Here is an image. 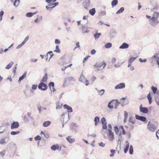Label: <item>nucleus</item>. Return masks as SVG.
Masks as SVG:
<instances>
[{"instance_id": "obj_1", "label": "nucleus", "mask_w": 159, "mask_h": 159, "mask_svg": "<svg viewBox=\"0 0 159 159\" xmlns=\"http://www.w3.org/2000/svg\"><path fill=\"white\" fill-rule=\"evenodd\" d=\"M106 66V64L104 62H101L99 63H97L94 65L95 68H97L98 70L103 69Z\"/></svg>"}, {"instance_id": "obj_2", "label": "nucleus", "mask_w": 159, "mask_h": 159, "mask_svg": "<svg viewBox=\"0 0 159 159\" xmlns=\"http://www.w3.org/2000/svg\"><path fill=\"white\" fill-rule=\"evenodd\" d=\"M158 22L157 19L154 17L151 18L149 20L150 24L154 27H155Z\"/></svg>"}, {"instance_id": "obj_3", "label": "nucleus", "mask_w": 159, "mask_h": 159, "mask_svg": "<svg viewBox=\"0 0 159 159\" xmlns=\"http://www.w3.org/2000/svg\"><path fill=\"white\" fill-rule=\"evenodd\" d=\"M79 80L81 82L84 83H85V82H86L85 84L86 86H88L89 84V81L87 79L85 78V76L82 73L80 75V76L79 78Z\"/></svg>"}, {"instance_id": "obj_4", "label": "nucleus", "mask_w": 159, "mask_h": 159, "mask_svg": "<svg viewBox=\"0 0 159 159\" xmlns=\"http://www.w3.org/2000/svg\"><path fill=\"white\" fill-rule=\"evenodd\" d=\"M38 88L43 91H45L48 89L47 85L42 82H41L38 85Z\"/></svg>"}, {"instance_id": "obj_5", "label": "nucleus", "mask_w": 159, "mask_h": 159, "mask_svg": "<svg viewBox=\"0 0 159 159\" xmlns=\"http://www.w3.org/2000/svg\"><path fill=\"white\" fill-rule=\"evenodd\" d=\"M62 118L63 119L64 123L66 124L69 119V114L68 113H66L62 114L61 116Z\"/></svg>"}, {"instance_id": "obj_6", "label": "nucleus", "mask_w": 159, "mask_h": 159, "mask_svg": "<svg viewBox=\"0 0 159 159\" xmlns=\"http://www.w3.org/2000/svg\"><path fill=\"white\" fill-rule=\"evenodd\" d=\"M108 131L109 133L108 135L109 140L111 141H112L114 139L113 133L110 129H108Z\"/></svg>"}, {"instance_id": "obj_7", "label": "nucleus", "mask_w": 159, "mask_h": 159, "mask_svg": "<svg viewBox=\"0 0 159 159\" xmlns=\"http://www.w3.org/2000/svg\"><path fill=\"white\" fill-rule=\"evenodd\" d=\"M101 122L102 124V127L104 129H107V123L106 122V119L104 117H103L101 120Z\"/></svg>"}, {"instance_id": "obj_8", "label": "nucleus", "mask_w": 159, "mask_h": 159, "mask_svg": "<svg viewBox=\"0 0 159 159\" xmlns=\"http://www.w3.org/2000/svg\"><path fill=\"white\" fill-rule=\"evenodd\" d=\"M151 59H154L156 61L158 65H159V54L158 53H155L152 57H151Z\"/></svg>"}, {"instance_id": "obj_9", "label": "nucleus", "mask_w": 159, "mask_h": 159, "mask_svg": "<svg viewBox=\"0 0 159 159\" xmlns=\"http://www.w3.org/2000/svg\"><path fill=\"white\" fill-rule=\"evenodd\" d=\"M117 34V32L116 30L111 31L109 33L108 37L110 39H112L115 37Z\"/></svg>"}, {"instance_id": "obj_10", "label": "nucleus", "mask_w": 159, "mask_h": 159, "mask_svg": "<svg viewBox=\"0 0 159 159\" xmlns=\"http://www.w3.org/2000/svg\"><path fill=\"white\" fill-rule=\"evenodd\" d=\"M90 2L89 0H85L82 2V5L85 9H87L88 7L90 6Z\"/></svg>"}, {"instance_id": "obj_11", "label": "nucleus", "mask_w": 159, "mask_h": 159, "mask_svg": "<svg viewBox=\"0 0 159 159\" xmlns=\"http://www.w3.org/2000/svg\"><path fill=\"white\" fill-rule=\"evenodd\" d=\"M125 87V84L124 83H121L116 85L115 87V89H120L124 88Z\"/></svg>"}, {"instance_id": "obj_12", "label": "nucleus", "mask_w": 159, "mask_h": 159, "mask_svg": "<svg viewBox=\"0 0 159 159\" xmlns=\"http://www.w3.org/2000/svg\"><path fill=\"white\" fill-rule=\"evenodd\" d=\"M139 110L141 112L143 113H147L148 111V108L146 107H142V105L140 106Z\"/></svg>"}, {"instance_id": "obj_13", "label": "nucleus", "mask_w": 159, "mask_h": 159, "mask_svg": "<svg viewBox=\"0 0 159 159\" xmlns=\"http://www.w3.org/2000/svg\"><path fill=\"white\" fill-rule=\"evenodd\" d=\"M78 127L77 124L75 123H72L70 125V129L75 132L77 131L76 127Z\"/></svg>"}, {"instance_id": "obj_14", "label": "nucleus", "mask_w": 159, "mask_h": 159, "mask_svg": "<svg viewBox=\"0 0 159 159\" xmlns=\"http://www.w3.org/2000/svg\"><path fill=\"white\" fill-rule=\"evenodd\" d=\"M135 117L136 119L143 121H145L146 120V118L143 116H139L137 115H136Z\"/></svg>"}, {"instance_id": "obj_15", "label": "nucleus", "mask_w": 159, "mask_h": 159, "mask_svg": "<svg viewBox=\"0 0 159 159\" xmlns=\"http://www.w3.org/2000/svg\"><path fill=\"white\" fill-rule=\"evenodd\" d=\"M32 118L30 116V114L29 113H28L27 115L24 116V120L25 122H27L30 121V119Z\"/></svg>"}, {"instance_id": "obj_16", "label": "nucleus", "mask_w": 159, "mask_h": 159, "mask_svg": "<svg viewBox=\"0 0 159 159\" xmlns=\"http://www.w3.org/2000/svg\"><path fill=\"white\" fill-rule=\"evenodd\" d=\"M66 139L70 143H72L75 141V139L72 137V136H68L66 138Z\"/></svg>"}, {"instance_id": "obj_17", "label": "nucleus", "mask_w": 159, "mask_h": 159, "mask_svg": "<svg viewBox=\"0 0 159 159\" xmlns=\"http://www.w3.org/2000/svg\"><path fill=\"white\" fill-rule=\"evenodd\" d=\"M19 124L18 122H14L12 123L11 128V129L17 128L19 127Z\"/></svg>"}, {"instance_id": "obj_18", "label": "nucleus", "mask_w": 159, "mask_h": 159, "mask_svg": "<svg viewBox=\"0 0 159 159\" xmlns=\"http://www.w3.org/2000/svg\"><path fill=\"white\" fill-rule=\"evenodd\" d=\"M129 47V45L126 43H123L119 47L120 49H127Z\"/></svg>"}, {"instance_id": "obj_19", "label": "nucleus", "mask_w": 159, "mask_h": 159, "mask_svg": "<svg viewBox=\"0 0 159 159\" xmlns=\"http://www.w3.org/2000/svg\"><path fill=\"white\" fill-rule=\"evenodd\" d=\"M148 127L149 130L152 131H153L156 128L155 126L153 124H148Z\"/></svg>"}, {"instance_id": "obj_20", "label": "nucleus", "mask_w": 159, "mask_h": 159, "mask_svg": "<svg viewBox=\"0 0 159 159\" xmlns=\"http://www.w3.org/2000/svg\"><path fill=\"white\" fill-rule=\"evenodd\" d=\"M112 103L114 105V107L115 109H116L118 107V106L120 104V103L118 102L117 100H112Z\"/></svg>"}, {"instance_id": "obj_21", "label": "nucleus", "mask_w": 159, "mask_h": 159, "mask_svg": "<svg viewBox=\"0 0 159 159\" xmlns=\"http://www.w3.org/2000/svg\"><path fill=\"white\" fill-rule=\"evenodd\" d=\"M129 143L128 141L126 142V145L125 147L124 148V152L125 153L127 152L129 148Z\"/></svg>"}, {"instance_id": "obj_22", "label": "nucleus", "mask_w": 159, "mask_h": 159, "mask_svg": "<svg viewBox=\"0 0 159 159\" xmlns=\"http://www.w3.org/2000/svg\"><path fill=\"white\" fill-rule=\"evenodd\" d=\"M94 122L95 125H97L100 123L99 118V117L96 116L95 117L94 119Z\"/></svg>"}, {"instance_id": "obj_23", "label": "nucleus", "mask_w": 159, "mask_h": 159, "mask_svg": "<svg viewBox=\"0 0 159 159\" xmlns=\"http://www.w3.org/2000/svg\"><path fill=\"white\" fill-rule=\"evenodd\" d=\"M64 108H66V109L68 111V112H72V110L71 107L68 105L65 104L64 105Z\"/></svg>"}, {"instance_id": "obj_24", "label": "nucleus", "mask_w": 159, "mask_h": 159, "mask_svg": "<svg viewBox=\"0 0 159 159\" xmlns=\"http://www.w3.org/2000/svg\"><path fill=\"white\" fill-rule=\"evenodd\" d=\"M95 89L97 91V93L98 95L101 96L104 94L105 92V90L103 89H102L101 90H99L96 88Z\"/></svg>"}, {"instance_id": "obj_25", "label": "nucleus", "mask_w": 159, "mask_h": 159, "mask_svg": "<svg viewBox=\"0 0 159 159\" xmlns=\"http://www.w3.org/2000/svg\"><path fill=\"white\" fill-rule=\"evenodd\" d=\"M48 79V75L47 73L45 74V75L43 77L41 81L42 82H46Z\"/></svg>"}, {"instance_id": "obj_26", "label": "nucleus", "mask_w": 159, "mask_h": 159, "mask_svg": "<svg viewBox=\"0 0 159 159\" xmlns=\"http://www.w3.org/2000/svg\"><path fill=\"white\" fill-rule=\"evenodd\" d=\"M51 149L53 151H55L56 149H59V145H53L51 147Z\"/></svg>"}, {"instance_id": "obj_27", "label": "nucleus", "mask_w": 159, "mask_h": 159, "mask_svg": "<svg viewBox=\"0 0 159 159\" xmlns=\"http://www.w3.org/2000/svg\"><path fill=\"white\" fill-rule=\"evenodd\" d=\"M62 105L61 103L58 102L56 104V109H60Z\"/></svg>"}, {"instance_id": "obj_28", "label": "nucleus", "mask_w": 159, "mask_h": 159, "mask_svg": "<svg viewBox=\"0 0 159 159\" xmlns=\"http://www.w3.org/2000/svg\"><path fill=\"white\" fill-rule=\"evenodd\" d=\"M51 123V122L49 121H46L43 122V126L44 127H46L49 126Z\"/></svg>"}, {"instance_id": "obj_29", "label": "nucleus", "mask_w": 159, "mask_h": 159, "mask_svg": "<svg viewBox=\"0 0 159 159\" xmlns=\"http://www.w3.org/2000/svg\"><path fill=\"white\" fill-rule=\"evenodd\" d=\"M26 72H25L23 75L20 77L19 80H18V81L19 82H20L22 80H23L26 76Z\"/></svg>"}, {"instance_id": "obj_30", "label": "nucleus", "mask_w": 159, "mask_h": 159, "mask_svg": "<svg viewBox=\"0 0 159 159\" xmlns=\"http://www.w3.org/2000/svg\"><path fill=\"white\" fill-rule=\"evenodd\" d=\"M96 12L95 9V8H93L89 11V13L92 16L94 15Z\"/></svg>"}, {"instance_id": "obj_31", "label": "nucleus", "mask_w": 159, "mask_h": 159, "mask_svg": "<svg viewBox=\"0 0 159 159\" xmlns=\"http://www.w3.org/2000/svg\"><path fill=\"white\" fill-rule=\"evenodd\" d=\"M135 120L134 118H133L132 116H130L129 117V122L132 124H134L135 122Z\"/></svg>"}, {"instance_id": "obj_32", "label": "nucleus", "mask_w": 159, "mask_h": 159, "mask_svg": "<svg viewBox=\"0 0 159 159\" xmlns=\"http://www.w3.org/2000/svg\"><path fill=\"white\" fill-rule=\"evenodd\" d=\"M20 2V0H15L13 3V5L15 7H17Z\"/></svg>"}, {"instance_id": "obj_33", "label": "nucleus", "mask_w": 159, "mask_h": 159, "mask_svg": "<svg viewBox=\"0 0 159 159\" xmlns=\"http://www.w3.org/2000/svg\"><path fill=\"white\" fill-rule=\"evenodd\" d=\"M36 13V12H28L26 14V16L27 17H32L33 15Z\"/></svg>"}, {"instance_id": "obj_34", "label": "nucleus", "mask_w": 159, "mask_h": 159, "mask_svg": "<svg viewBox=\"0 0 159 159\" xmlns=\"http://www.w3.org/2000/svg\"><path fill=\"white\" fill-rule=\"evenodd\" d=\"M14 64V62L11 61V62H10V63H9L8 65H7V66L6 67V69H9L11 66L13 65Z\"/></svg>"}, {"instance_id": "obj_35", "label": "nucleus", "mask_w": 159, "mask_h": 159, "mask_svg": "<svg viewBox=\"0 0 159 159\" xmlns=\"http://www.w3.org/2000/svg\"><path fill=\"white\" fill-rule=\"evenodd\" d=\"M114 105L112 103V101H110L108 105V107L110 108H114Z\"/></svg>"}, {"instance_id": "obj_36", "label": "nucleus", "mask_w": 159, "mask_h": 159, "mask_svg": "<svg viewBox=\"0 0 159 159\" xmlns=\"http://www.w3.org/2000/svg\"><path fill=\"white\" fill-rule=\"evenodd\" d=\"M106 11L105 10H101L99 12V15L101 16H103L106 14Z\"/></svg>"}, {"instance_id": "obj_37", "label": "nucleus", "mask_w": 159, "mask_h": 159, "mask_svg": "<svg viewBox=\"0 0 159 159\" xmlns=\"http://www.w3.org/2000/svg\"><path fill=\"white\" fill-rule=\"evenodd\" d=\"M112 44L111 43H107L105 44V48H111L112 47Z\"/></svg>"}, {"instance_id": "obj_38", "label": "nucleus", "mask_w": 159, "mask_h": 159, "mask_svg": "<svg viewBox=\"0 0 159 159\" xmlns=\"http://www.w3.org/2000/svg\"><path fill=\"white\" fill-rule=\"evenodd\" d=\"M101 35V33H96L94 34V36L95 37L96 40L98 39L100 36Z\"/></svg>"}, {"instance_id": "obj_39", "label": "nucleus", "mask_w": 159, "mask_h": 159, "mask_svg": "<svg viewBox=\"0 0 159 159\" xmlns=\"http://www.w3.org/2000/svg\"><path fill=\"white\" fill-rule=\"evenodd\" d=\"M48 86L49 88H50L51 92L52 93V89L51 87H52V88H53V87H54V82H50L49 83V84Z\"/></svg>"}, {"instance_id": "obj_40", "label": "nucleus", "mask_w": 159, "mask_h": 159, "mask_svg": "<svg viewBox=\"0 0 159 159\" xmlns=\"http://www.w3.org/2000/svg\"><path fill=\"white\" fill-rule=\"evenodd\" d=\"M5 127L4 126H0V133H3L5 130Z\"/></svg>"}, {"instance_id": "obj_41", "label": "nucleus", "mask_w": 159, "mask_h": 159, "mask_svg": "<svg viewBox=\"0 0 159 159\" xmlns=\"http://www.w3.org/2000/svg\"><path fill=\"white\" fill-rule=\"evenodd\" d=\"M124 10V7H121L116 12V14H118L122 12Z\"/></svg>"}, {"instance_id": "obj_42", "label": "nucleus", "mask_w": 159, "mask_h": 159, "mask_svg": "<svg viewBox=\"0 0 159 159\" xmlns=\"http://www.w3.org/2000/svg\"><path fill=\"white\" fill-rule=\"evenodd\" d=\"M118 3L117 0H113L111 2V5L112 7L116 6Z\"/></svg>"}, {"instance_id": "obj_43", "label": "nucleus", "mask_w": 159, "mask_h": 159, "mask_svg": "<svg viewBox=\"0 0 159 159\" xmlns=\"http://www.w3.org/2000/svg\"><path fill=\"white\" fill-rule=\"evenodd\" d=\"M124 62L116 63L114 65V66L118 68L120 67L124 63Z\"/></svg>"}, {"instance_id": "obj_44", "label": "nucleus", "mask_w": 159, "mask_h": 159, "mask_svg": "<svg viewBox=\"0 0 159 159\" xmlns=\"http://www.w3.org/2000/svg\"><path fill=\"white\" fill-rule=\"evenodd\" d=\"M147 98L148 100L149 104H151L152 102V97H151L150 94L149 93L147 96Z\"/></svg>"}, {"instance_id": "obj_45", "label": "nucleus", "mask_w": 159, "mask_h": 159, "mask_svg": "<svg viewBox=\"0 0 159 159\" xmlns=\"http://www.w3.org/2000/svg\"><path fill=\"white\" fill-rule=\"evenodd\" d=\"M151 89H152L154 94L156 93V92L157 91V87H155L153 86L151 87Z\"/></svg>"}, {"instance_id": "obj_46", "label": "nucleus", "mask_w": 159, "mask_h": 159, "mask_svg": "<svg viewBox=\"0 0 159 159\" xmlns=\"http://www.w3.org/2000/svg\"><path fill=\"white\" fill-rule=\"evenodd\" d=\"M133 152V149L132 145H131L129 147V152L130 154H132Z\"/></svg>"}, {"instance_id": "obj_47", "label": "nucleus", "mask_w": 159, "mask_h": 159, "mask_svg": "<svg viewBox=\"0 0 159 159\" xmlns=\"http://www.w3.org/2000/svg\"><path fill=\"white\" fill-rule=\"evenodd\" d=\"M159 16V13L157 12H155L153 14V16L152 17L157 19Z\"/></svg>"}, {"instance_id": "obj_48", "label": "nucleus", "mask_w": 159, "mask_h": 159, "mask_svg": "<svg viewBox=\"0 0 159 159\" xmlns=\"http://www.w3.org/2000/svg\"><path fill=\"white\" fill-rule=\"evenodd\" d=\"M54 52H56L57 53H60L61 51L59 48V47L58 45H57L56 47V49L54 51Z\"/></svg>"}, {"instance_id": "obj_49", "label": "nucleus", "mask_w": 159, "mask_h": 159, "mask_svg": "<svg viewBox=\"0 0 159 159\" xmlns=\"http://www.w3.org/2000/svg\"><path fill=\"white\" fill-rule=\"evenodd\" d=\"M7 143L5 141V138H3L0 139V143L1 144H3L6 143Z\"/></svg>"}, {"instance_id": "obj_50", "label": "nucleus", "mask_w": 159, "mask_h": 159, "mask_svg": "<svg viewBox=\"0 0 159 159\" xmlns=\"http://www.w3.org/2000/svg\"><path fill=\"white\" fill-rule=\"evenodd\" d=\"M20 133V131H11V134L12 135H15L18 134Z\"/></svg>"}, {"instance_id": "obj_51", "label": "nucleus", "mask_w": 159, "mask_h": 159, "mask_svg": "<svg viewBox=\"0 0 159 159\" xmlns=\"http://www.w3.org/2000/svg\"><path fill=\"white\" fill-rule=\"evenodd\" d=\"M29 38V36H27L25 39H24V40L23 41V42H22V43L24 45L25 43L27 42V41L28 40Z\"/></svg>"}, {"instance_id": "obj_52", "label": "nucleus", "mask_w": 159, "mask_h": 159, "mask_svg": "<svg viewBox=\"0 0 159 159\" xmlns=\"http://www.w3.org/2000/svg\"><path fill=\"white\" fill-rule=\"evenodd\" d=\"M136 59V57H131L130 59L128 60V61H129L131 63H132Z\"/></svg>"}, {"instance_id": "obj_53", "label": "nucleus", "mask_w": 159, "mask_h": 159, "mask_svg": "<svg viewBox=\"0 0 159 159\" xmlns=\"http://www.w3.org/2000/svg\"><path fill=\"white\" fill-rule=\"evenodd\" d=\"M4 14V11H2L0 12V21L2 20V17Z\"/></svg>"}, {"instance_id": "obj_54", "label": "nucleus", "mask_w": 159, "mask_h": 159, "mask_svg": "<svg viewBox=\"0 0 159 159\" xmlns=\"http://www.w3.org/2000/svg\"><path fill=\"white\" fill-rule=\"evenodd\" d=\"M110 152L111 154L110 156L111 157H112L114 156V154L115 152V150H114L111 149V150Z\"/></svg>"}, {"instance_id": "obj_55", "label": "nucleus", "mask_w": 159, "mask_h": 159, "mask_svg": "<svg viewBox=\"0 0 159 159\" xmlns=\"http://www.w3.org/2000/svg\"><path fill=\"white\" fill-rule=\"evenodd\" d=\"M68 80H71L72 81L75 82V80L72 76L68 77Z\"/></svg>"}, {"instance_id": "obj_56", "label": "nucleus", "mask_w": 159, "mask_h": 159, "mask_svg": "<svg viewBox=\"0 0 159 159\" xmlns=\"http://www.w3.org/2000/svg\"><path fill=\"white\" fill-rule=\"evenodd\" d=\"M79 42H78L76 43V46L74 48L73 50H75L77 48H78L80 49V45H79Z\"/></svg>"}, {"instance_id": "obj_57", "label": "nucleus", "mask_w": 159, "mask_h": 159, "mask_svg": "<svg viewBox=\"0 0 159 159\" xmlns=\"http://www.w3.org/2000/svg\"><path fill=\"white\" fill-rule=\"evenodd\" d=\"M5 152L6 151L5 150H3L2 151L0 152V155L1 156L3 157L5 155Z\"/></svg>"}, {"instance_id": "obj_58", "label": "nucleus", "mask_w": 159, "mask_h": 159, "mask_svg": "<svg viewBox=\"0 0 159 159\" xmlns=\"http://www.w3.org/2000/svg\"><path fill=\"white\" fill-rule=\"evenodd\" d=\"M41 139V137L39 135H37L34 138V139L35 140H40Z\"/></svg>"}, {"instance_id": "obj_59", "label": "nucleus", "mask_w": 159, "mask_h": 159, "mask_svg": "<svg viewBox=\"0 0 159 159\" xmlns=\"http://www.w3.org/2000/svg\"><path fill=\"white\" fill-rule=\"evenodd\" d=\"M46 7L47 10H48L49 11L52 10L54 8V7L52 6L49 7L48 6H46Z\"/></svg>"}, {"instance_id": "obj_60", "label": "nucleus", "mask_w": 159, "mask_h": 159, "mask_svg": "<svg viewBox=\"0 0 159 159\" xmlns=\"http://www.w3.org/2000/svg\"><path fill=\"white\" fill-rule=\"evenodd\" d=\"M17 64H16L15 65L13 69V73H14V74H15L16 73V70L17 68Z\"/></svg>"}, {"instance_id": "obj_61", "label": "nucleus", "mask_w": 159, "mask_h": 159, "mask_svg": "<svg viewBox=\"0 0 159 159\" xmlns=\"http://www.w3.org/2000/svg\"><path fill=\"white\" fill-rule=\"evenodd\" d=\"M55 43L56 44H59L60 43L61 41L59 39H55Z\"/></svg>"}, {"instance_id": "obj_62", "label": "nucleus", "mask_w": 159, "mask_h": 159, "mask_svg": "<svg viewBox=\"0 0 159 159\" xmlns=\"http://www.w3.org/2000/svg\"><path fill=\"white\" fill-rule=\"evenodd\" d=\"M115 131L116 133L118 135L119 133V129L117 126L115 127Z\"/></svg>"}, {"instance_id": "obj_63", "label": "nucleus", "mask_w": 159, "mask_h": 159, "mask_svg": "<svg viewBox=\"0 0 159 159\" xmlns=\"http://www.w3.org/2000/svg\"><path fill=\"white\" fill-rule=\"evenodd\" d=\"M139 61L141 62H145L147 61V60L145 59H142V58H139Z\"/></svg>"}, {"instance_id": "obj_64", "label": "nucleus", "mask_w": 159, "mask_h": 159, "mask_svg": "<svg viewBox=\"0 0 159 159\" xmlns=\"http://www.w3.org/2000/svg\"><path fill=\"white\" fill-rule=\"evenodd\" d=\"M98 144L99 146H100L101 147H104L105 145V143H104L103 142H101L100 143H99Z\"/></svg>"}]
</instances>
